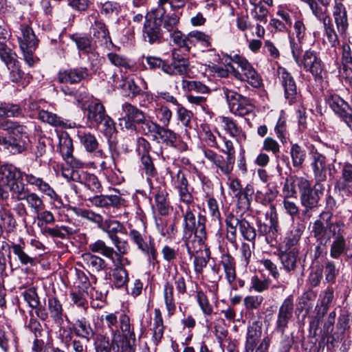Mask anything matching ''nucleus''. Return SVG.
Listing matches in <instances>:
<instances>
[{
    "instance_id": "f257e3e1",
    "label": "nucleus",
    "mask_w": 352,
    "mask_h": 352,
    "mask_svg": "<svg viewBox=\"0 0 352 352\" xmlns=\"http://www.w3.org/2000/svg\"><path fill=\"white\" fill-rule=\"evenodd\" d=\"M0 129L7 131L8 135L0 132V149L11 155H19L26 150V142L23 137L26 127L10 120L0 121Z\"/></svg>"
},
{
    "instance_id": "f03ea898",
    "label": "nucleus",
    "mask_w": 352,
    "mask_h": 352,
    "mask_svg": "<svg viewBox=\"0 0 352 352\" xmlns=\"http://www.w3.org/2000/svg\"><path fill=\"white\" fill-rule=\"evenodd\" d=\"M337 150L333 147L313 149L311 152V167L316 182H325L331 175V167L336 161Z\"/></svg>"
},
{
    "instance_id": "7ed1b4c3",
    "label": "nucleus",
    "mask_w": 352,
    "mask_h": 352,
    "mask_svg": "<svg viewBox=\"0 0 352 352\" xmlns=\"http://www.w3.org/2000/svg\"><path fill=\"white\" fill-rule=\"evenodd\" d=\"M183 203L186 204L185 208L179 206V208L182 212L184 217L183 226L184 234L191 236V235L194 234L195 237L197 239V242L199 244H202L207 238L206 217L199 214L197 219L195 215L196 204L193 199H191L189 203Z\"/></svg>"
},
{
    "instance_id": "20e7f679",
    "label": "nucleus",
    "mask_w": 352,
    "mask_h": 352,
    "mask_svg": "<svg viewBox=\"0 0 352 352\" xmlns=\"http://www.w3.org/2000/svg\"><path fill=\"white\" fill-rule=\"evenodd\" d=\"M226 226V239L233 245L236 246V228H239L242 237L254 243L256 237V229L245 218L239 219L234 214H228L225 219Z\"/></svg>"
},
{
    "instance_id": "39448f33",
    "label": "nucleus",
    "mask_w": 352,
    "mask_h": 352,
    "mask_svg": "<svg viewBox=\"0 0 352 352\" xmlns=\"http://www.w3.org/2000/svg\"><path fill=\"white\" fill-rule=\"evenodd\" d=\"M104 327L111 333L113 343H118L121 336L125 335L133 337L134 329L128 315L124 313H110L104 316Z\"/></svg>"
},
{
    "instance_id": "423d86ee",
    "label": "nucleus",
    "mask_w": 352,
    "mask_h": 352,
    "mask_svg": "<svg viewBox=\"0 0 352 352\" xmlns=\"http://www.w3.org/2000/svg\"><path fill=\"white\" fill-rule=\"evenodd\" d=\"M115 246H109L102 239H98L88 245L89 251L94 253H99L105 258L120 264L122 261L123 255L126 254L129 250V244L126 241L122 240L119 236L111 241Z\"/></svg>"
},
{
    "instance_id": "0eeeda50",
    "label": "nucleus",
    "mask_w": 352,
    "mask_h": 352,
    "mask_svg": "<svg viewBox=\"0 0 352 352\" xmlns=\"http://www.w3.org/2000/svg\"><path fill=\"white\" fill-rule=\"evenodd\" d=\"M332 217V212L324 211L313 223L311 233L316 238L317 243L327 245L330 242L332 236L336 234V229L340 226V221L331 222Z\"/></svg>"
},
{
    "instance_id": "6e6552de",
    "label": "nucleus",
    "mask_w": 352,
    "mask_h": 352,
    "mask_svg": "<svg viewBox=\"0 0 352 352\" xmlns=\"http://www.w3.org/2000/svg\"><path fill=\"white\" fill-rule=\"evenodd\" d=\"M222 91L230 112L235 116L243 117L254 111V106L250 98L225 87Z\"/></svg>"
},
{
    "instance_id": "1a4fd4ad",
    "label": "nucleus",
    "mask_w": 352,
    "mask_h": 352,
    "mask_svg": "<svg viewBox=\"0 0 352 352\" xmlns=\"http://www.w3.org/2000/svg\"><path fill=\"white\" fill-rule=\"evenodd\" d=\"M326 104L352 131V109L338 94L327 91L324 95Z\"/></svg>"
},
{
    "instance_id": "9d476101",
    "label": "nucleus",
    "mask_w": 352,
    "mask_h": 352,
    "mask_svg": "<svg viewBox=\"0 0 352 352\" xmlns=\"http://www.w3.org/2000/svg\"><path fill=\"white\" fill-rule=\"evenodd\" d=\"M130 240L137 246L148 260L153 265L158 263L157 252L155 246L154 240L151 236H146L144 233L135 229H131L129 233Z\"/></svg>"
},
{
    "instance_id": "9b49d317",
    "label": "nucleus",
    "mask_w": 352,
    "mask_h": 352,
    "mask_svg": "<svg viewBox=\"0 0 352 352\" xmlns=\"http://www.w3.org/2000/svg\"><path fill=\"white\" fill-rule=\"evenodd\" d=\"M89 21L91 23L90 32L92 34L93 38L95 39V42L99 43L101 45H104L105 47L109 48L110 46L113 45L109 30L102 21L100 19L98 13H94L89 16Z\"/></svg>"
},
{
    "instance_id": "f8f14e48",
    "label": "nucleus",
    "mask_w": 352,
    "mask_h": 352,
    "mask_svg": "<svg viewBox=\"0 0 352 352\" xmlns=\"http://www.w3.org/2000/svg\"><path fill=\"white\" fill-rule=\"evenodd\" d=\"M201 150L204 157L215 166L217 171L219 170L223 175L230 177L235 163L234 159L227 155L225 157L206 146H203Z\"/></svg>"
},
{
    "instance_id": "ddd939ff",
    "label": "nucleus",
    "mask_w": 352,
    "mask_h": 352,
    "mask_svg": "<svg viewBox=\"0 0 352 352\" xmlns=\"http://www.w3.org/2000/svg\"><path fill=\"white\" fill-rule=\"evenodd\" d=\"M279 79L284 89L285 99L289 104L298 102L300 100V94L298 91L296 84L292 74L285 68L278 69Z\"/></svg>"
},
{
    "instance_id": "4468645a",
    "label": "nucleus",
    "mask_w": 352,
    "mask_h": 352,
    "mask_svg": "<svg viewBox=\"0 0 352 352\" xmlns=\"http://www.w3.org/2000/svg\"><path fill=\"white\" fill-rule=\"evenodd\" d=\"M278 258L280 262L281 268L287 273L294 274L303 270V265L299 257V251L296 248L279 251Z\"/></svg>"
},
{
    "instance_id": "2eb2a0df",
    "label": "nucleus",
    "mask_w": 352,
    "mask_h": 352,
    "mask_svg": "<svg viewBox=\"0 0 352 352\" xmlns=\"http://www.w3.org/2000/svg\"><path fill=\"white\" fill-rule=\"evenodd\" d=\"M230 60L241 68L243 75V81L248 82L255 88H258L262 85L263 81L261 76L245 58L239 54H234L230 57Z\"/></svg>"
},
{
    "instance_id": "dca6fc26",
    "label": "nucleus",
    "mask_w": 352,
    "mask_h": 352,
    "mask_svg": "<svg viewBox=\"0 0 352 352\" xmlns=\"http://www.w3.org/2000/svg\"><path fill=\"white\" fill-rule=\"evenodd\" d=\"M163 34L160 25L151 14L147 13L142 30V38L149 44L160 43L162 42Z\"/></svg>"
},
{
    "instance_id": "f3484780",
    "label": "nucleus",
    "mask_w": 352,
    "mask_h": 352,
    "mask_svg": "<svg viewBox=\"0 0 352 352\" xmlns=\"http://www.w3.org/2000/svg\"><path fill=\"white\" fill-rule=\"evenodd\" d=\"M220 265H222L226 278L234 290L245 285V281L241 278L236 279V263L230 254H223L221 257Z\"/></svg>"
},
{
    "instance_id": "a211bd4d",
    "label": "nucleus",
    "mask_w": 352,
    "mask_h": 352,
    "mask_svg": "<svg viewBox=\"0 0 352 352\" xmlns=\"http://www.w3.org/2000/svg\"><path fill=\"white\" fill-rule=\"evenodd\" d=\"M122 110L125 115L120 119V125L126 129L136 130V124L143 122L146 118L143 111L128 102L122 104Z\"/></svg>"
},
{
    "instance_id": "6ab92c4d",
    "label": "nucleus",
    "mask_w": 352,
    "mask_h": 352,
    "mask_svg": "<svg viewBox=\"0 0 352 352\" xmlns=\"http://www.w3.org/2000/svg\"><path fill=\"white\" fill-rule=\"evenodd\" d=\"M294 302L292 296L285 298L279 307L277 320L276 322L275 330L280 333L281 335L285 334V329L288 327V324L293 317Z\"/></svg>"
},
{
    "instance_id": "aec40b11",
    "label": "nucleus",
    "mask_w": 352,
    "mask_h": 352,
    "mask_svg": "<svg viewBox=\"0 0 352 352\" xmlns=\"http://www.w3.org/2000/svg\"><path fill=\"white\" fill-rule=\"evenodd\" d=\"M324 188L322 184L316 182L313 188L309 182L305 190L300 192V201L304 207L316 208L319 205L320 195H322Z\"/></svg>"
},
{
    "instance_id": "412c9836",
    "label": "nucleus",
    "mask_w": 352,
    "mask_h": 352,
    "mask_svg": "<svg viewBox=\"0 0 352 352\" xmlns=\"http://www.w3.org/2000/svg\"><path fill=\"white\" fill-rule=\"evenodd\" d=\"M170 176L172 184L178 192L180 201L190 202L193 197L188 190V182L184 173L178 170L176 173L171 172Z\"/></svg>"
},
{
    "instance_id": "4be33fe9",
    "label": "nucleus",
    "mask_w": 352,
    "mask_h": 352,
    "mask_svg": "<svg viewBox=\"0 0 352 352\" xmlns=\"http://www.w3.org/2000/svg\"><path fill=\"white\" fill-rule=\"evenodd\" d=\"M73 181L84 185L85 187L93 193H100L102 191V186L98 177L85 171H73L72 173Z\"/></svg>"
},
{
    "instance_id": "5701e85b",
    "label": "nucleus",
    "mask_w": 352,
    "mask_h": 352,
    "mask_svg": "<svg viewBox=\"0 0 352 352\" xmlns=\"http://www.w3.org/2000/svg\"><path fill=\"white\" fill-rule=\"evenodd\" d=\"M89 76V70L85 67H77L60 71L58 81L60 83L76 84Z\"/></svg>"
},
{
    "instance_id": "b1692460",
    "label": "nucleus",
    "mask_w": 352,
    "mask_h": 352,
    "mask_svg": "<svg viewBox=\"0 0 352 352\" xmlns=\"http://www.w3.org/2000/svg\"><path fill=\"white\" fill-rule=\"evenodd\" d=\"M151 12L160 27L162 25L168 32H173L177 29L179 22V17L177 14H166V9L162 8H155Z\"/></svg>"
},
{
    "instance_id": "393cba45",
    "label": "nucleus",
    "mask_w": 352,
    "mask_h": 352,
    "mask_svg": "<svg viewBox=\"0 0 352 352\" xmlns=\"http://www.w3.org/2000/svg\"><path fill=\"white\" fill-rule=\"evenodd\" d=\"M153 140L158 143L174 148H178L182 142L179 134L167 128V126H161V125H160Z\"/></svg>"
},
{
    "instance_id": "a878e982",
    "label": "nucleus",
    "mask_w": 352,
    "mask_h": 352,
    "mask_svg": "<svg viewBox=\"0 0 352 352\" xmlns=\"http://www.w3.org/2000/svg\"><path fill=\"white\" fill-rule=\"evenodd\" d=\"M173 59L171 63L166 62L164 67V72L170 75H183L187 73L189 66L188 60L184 57L179 58L177 50L172 53Z\"/></svg>"
},
{
    "instance_id": "bb28decb",
    "label": "nucleus",
    "mask_w": 352,
    "mask_h": 352,
    "mask_svg": "<svg viewBox=\"0 0 352 352\" xmlns=\"http://www.w3.org/2000/svg\"><path fill=\"white\" fill-rule=\"evenodd\" d=\"M96 254L90 251L82 254L81 258L85 267L94 274L106 272L109 269L107 262Z\"/></svg>"
},
{
    "instance_id": "cd10ccee",
    "label": "nucleus",
    "mask_w": 352,
    "mask_h": 352,
    "mask_svg": "<svg viewBox=\"0 0 352 352\" xmlns=\"http://www.w3.org/2000/svg\"><path fill=\"white\" fill-rule=\"evenodd\" d=\"M309 182L306 178L296 175H290L287 177L283 190L285 197H295L297 193L296 188H298L301 192L302 190H305Z\"/></svg>"
},
{
    "instance_id": "c85d7f7f",
    "label": "nucleus",
    "mask_w": 352,
    "mask_h": 352,
    "mask_svg": "<svg viewBox=\"0 0 352 352\" xmlns=\"http://www.w3.org/2000/svg\"><path fill=\"white\" fill-rule=\"evenodd\" d=\"M87 200L92 206L98 208H108L118 207L123 204L124 199L118 195H100L87 197Z\"/></svg>"
},
{
    "instance_id": "c756f323",
    "label": "nucleus",
    "mask_w": 352,
    "mask_h": 352,
    "mask_svg": "<svg viewBox=\"0 0 352 352\" xmlns=\"http://www.w3.org/2000/svg\"><path fill=\"white\" fill-rule=\"evenodd\" d=\"M262 334V322L258 320L249 323L245 344V352H253Z\"/></svg>"
},
{
    "instance_id": "7c9ffc66",
    "label": "nucleus",
    "mask_w": 352,
    "mask_h": 352,
    "mask_svg": "<svg viewBox=\"0 0 352 352\" xmlns=\"http://www.w3.org/2000/svg\"><path fill=\"white\" fill-rule=\"evenodd\" d=\"M71 330L74 334L78 338L84 339L87 342H89L95 336V331L91 327L89 322L85 318L82 317L77 319L72 325Z\"/></svg>"
},
{
    "instance_id": "2f4dec72",
    "label": "nucleus",
    "mask_w": 352,
    "mask_h": 352,
    "mask_svg": "<svg viewBox=\"0 0 352 352\" xmlns=\"http://www.w3.org/2000/svg\"><path fill=\"white\" fill-rule=\"evenodd\" d=\"M300 63L299 66L302 65L305 70L310 72L315 77L320 76L322 71L321 60L314 52L306 51Z\"/></svg>"
},
{
    "instance_id": "473e14b6",
    "label": "nucleus",
    "mask_w": 352,
    "mask_h": 352,
    "mask_svg": "<svg viewBox=\"0 0 352 352\" xmlns=\"http://www.w3.org/2000/svg\"><path fill=\"white\" fill-rule=\"evenodd\" d=\"M23 173L20 168L12 164H4L0 167L2 179H5L6 185L9 186L10 189H13L14 185L18 184V182L23 176Z\"/></svg>"
},
{
    "instance_id": "72a5a7b5",
    "label": "nucleus",
    "mask_w": 352,
    "mask_h": 352,
    "mask_svg": "<svg viewBox=\"0 0 352 352\" xmlns=\"http://www.w3.org/2000/svg\"><path fill=\"white\" fill-rule=\"evenodd\" d=\"M266 219L270 221V225L262 222L258 219L256 226L258 228V233L259 236H265L266 234L274 230L273 226H276V228H279L278 214L274 205H271L270 210L265 214Z\"/></svg>"
},
{
    "instance_id": "f704fd0d",
    "label": "nucleus",
    "mask_w": 352,
    "mask_h": 352,
    "mask_svg": "<svg viewBox=\"0 0 352 352\" xmlns=\"http://www.w3.org/2000/svg\"><path fill=\"white\" fill-rule=\"evenodd\" d=\"M85 109L87 111V120L95 125H98L107 115L104 107L98 100L90 102Z\"/></svg>"
},
{
    "instance_id": "c9c22d12",
    "label": "nucleus",
    "mask_w": 352,
    "mask_h": 352,
    "mask_svg": "<svg viewBox=\"0 0 352 352\" xmlns=\"http://www.w3.org/2000/svg\"><path fill=\"white\" fill-rule=\"evenodd\" d=\"M76 136L87 152L93 153L98 150L99 143L96 136L84 127L77 129Z\"/></svg>"
},
{
    "instance_id": "e433bc0d",
    "label": "nucleus",
    "mask_w": 352,
    "mask_h": 352,
    "mask_svg": "<svg viewBox=\"0 0 352 352\" xmlns=\"http://www.w3.org/2000/svg\"><path fill=\"white\" fill-rule=\"evenodd\" d=\"M24 243L19 244L12 243L10 244V252L17 257L19 261L22 265L34 266L36 262V255L30 252L28 253L24 250Z\"/></svg>"
},
{
    "instance_id": "4c0bfd02",
    "label": "nucleus",
    "mask_w": 352,
    "mask_h": 352,
    "mask_svg": "<svg viewBox=\"0 0 352 352\" xmlns=\"http://www.w3.org/2000/svg\"><path fill=\"white\" fill-rule=\"evenodd\" d=\"M100 229L107 233L111 241L118 238V234H126V230L123 223L109 219L103 221Z\"/></svg>"
},
{
    "instance_id": "58836bf2",
    "label": "nucleus",
    "mask_w": 352,
    "mask_h": 352,
    "mask_svg": "<svg viewBox=\"0 0 352 352\" xmlns=\"http://www.w3.org/2000/svg\"><path fill=\"white\" fill-rule=\"evenodd\" d=\"M153 193L154 195L155 208L158 213L162 216L169 214L173 210V207L168 200V194L165 190L155 189Z\"/></svg>"
},
{
    "instance_id": "ea45409f",
    "label": "nucleus",
    "mask_w": 352,
    "mask_h": 352,
    "mask_svg": "<svg viewBox=\"0 0 352 352\" xmlns=\"http://www.w3.org/2000/svg\"><path fill=\"white\" fill-rule=\"evenodd\" d=\"M21 34L18 36V41L21 50L36 48L37 39L32 29L26 25H21Z\"/></svg>"
},
{
    "instance_id": "a19ab883",
    "label": "nucleus",
    "mask_w": 352,
    "mask_h": 352,
    "mask_svg": "<svg viewBox=\"0 0 352 352\" xmlns=\"http://www.w3.org/2000/svg\"><path fill=\"white\" fill-rule=\"evenodd\" d=\"M114 268L111 271V281L116 288L124 287L129 281V274L122 263H113Z\"/></svg>"
},
{
    "instance_id": "79ce46f5",
    "label": "nucleus",
    "mask_w": 352,
    "mask_h": 352,
    "mask_svg": "<svg viewBox=\"0 0 352 352\" xmlns=\"http://www.w3.org/2000/svg\"><path fill=\"white\" fill-rule=\"evenodd\" d=\"M69 37L70 39L76 44L80 53L86 55L94 54V47L91 38L78 33L73 34L70 35Z\"/></svg>"
},
{
    "instance_id": "37998d69",
    "label": "nucleus",
    "mask_w": 352,
    "mask_h": 352,
    "mask_svg": "<svg viewBox=\"0 0 352 352\" xmlns=\"http://www.w3.org/2000/svg\"><path fill=\"white\" fill-rule=\"evenodd\" d=\"M43 233L53 238L64 239L76 233V230L68 226H56L53 228L47 227L43 230Z\"/></svg>"
},
{
    "instance_id": "c03bdc74",
    "label": "nucleus",
    "mask_w": 352,
    "mask_h": 352,
    "mask_svg": "<svg viewBox=\"0 0 352 352\" xmlns=\"http://www.w3.org/2000/svg\"><path fill=\"white\" fill-rule=\"evenodd\" d=\"M154 314L152 339L154 344L155 345H158L163 338L164 326L162 313L160 309H155Z\"/></svg>"
},
{
    "instance_id": "a18cd8bd",
    "label": "nucleus",
    "mask_w": 352,
    "mask_h": 352,
    "mask_svg": "<svg viewBox=\"0 0 352 352\" xmlns=\"http://www.w3.org/2000/svg\"><path fill=\"white\" fill-rule=\"evenodd\" d=\"M47 307L52 320L61 324L63 321V309L60 302L55 297H50L47 300Z\"/></svg>"
},
{
    "instance_id": "49530a36",
    "label": "nucleus",
    "mask_w": 352,
    "mask_h": 352,
    "mask_svg": "<svg viewBox=\"0 0 352 352\" xmlns=\"http://www.w3.org/2000/svg\"><path fill=\"white\" fill-rule=\"evenodd\" d=\"M94 346L96 352H118V349L114 346L118 343L110 342L109 338L107 335L98 334L94 338Z\"/></svg>"
},
{
    "instance_id": "de8ad7c7",
    "label": "nucleus",
    "mask_w": 352,
    "mask_h": 352,
    "mask_svg": "<svg viewBox=\"0 0 352 352\" xmlns=\"http://www.w3.org/2000/svg\"><path fill=\"white\" fill-rule=\"evenodd\" d=\"M289 155L293 166L298 169L301 168L307 157L305 149L298 144H292Z\"/></svg>"
},
{
    "instance_id": "09e8293b",
    "label": "nucleus",
    "mask_w": 352,
    "mask_h": 352,
    "mask_svg": "<svg viewBox=\"0 0 352 352\" xmlns=\"http://www.w3.org/2000/svg\"><path fill=\"white\" fill-rule=\"evenodd\" d=\"M164 300L169 316L174 314L176 309V304L174 298L173 285L170 282H166L163 289Z\"/></svg>"
},
{
    "instance_id": "8fccbe9b",
    "label": "nucleus",
    "mask_w": 352,
    "mask_h": 352,
    "mask_svg": "<svg viewBox=\"0 0 352 352\" xmlns=\"http://www.w3.org/2000/svg\"><path fill=\"white\" fill-rule=\"evenodd\" d=\"M307 3L309 5L312 14L320 22L322 23L331 19L329 15L328 7L322 6L316 0H310Z\"/></svg>"
},
{
    "instance_id": "3c124183",
    "label": "nucleus",
    "mask_w": 352,
    "mask_h": 352,
    "mask_svg": "<svg viewBox=\"0 0 352 352\" xmlns=\"http://www.w3.org/2000/svg\"><path fill=\"white\" fill-rule=\"evenodd\" d=\"M73 211L76 216L86 219L88 221L96 223L99 229L104 221L103 217L101 214L96 213L90 210L74 208Z\"/></svg>"
},
{
    "instance_id": "603ef678",
    "label": "nucleus",
    "mask_w": 352,
    "mask_h": 352,
    "mask_svg": "<svg viewBox=\"0 0 352 352\" xmlns=\"http://www.w3.org/2000/svg\"><path fill=\"white\" fill-rule=\"evenodd\" d=\"M38 118L43 122H46L54 126L65 127V123L63 119L52 112L41 110L38 113Z\"/></svg>"
},
{
    "instance_id": "864d4df0",
    "label": "nucleus",
    "mask_w": 352,
    "mask_h": 352,
    "mask_svg": "<svg viewBox=\"0 0 352 352\" xmlns=\"http://www.w3.org/2000/svg\"><path fill=\"white\" fill-rule=\"evenodd\" d=\"M59 149L63 157H72L74 151L73 142L67 133H62L59 136Z\"/></svg>"
},
{
    "instance_id": "5fc2aeb1",
    "label": "nucleus",
    "mask_w": 352,
    "mask_h": 352,
    "mask_svg": "<svg viewBox=\"0 0 352 352\" xmlns=\"http://www.w3.org/2000/svg\"><path fill=\"white\" fill-rule=\"evenodd\" d=\"M278 191L274 188H265L257 190L255 195L256 202L264 206L270 204L277 197Z\"/></svg>"
},
{
    "instance_id": "6e6d98bb",
    "label": "nucleus",
    "mask_w": 352,
    "mask_h": 352,
    "mask_svg": "<svg viewBox=\"0 0 352 352\" xmlns=\"http://www.w3.org/2000/svg\"><path fill=\"white\" fill-rule=\"evenodd\" d=\"M220 120L223 129L230 134V136L236 138L242 133V129L239 126L236 121L230 117H220Z\"/></svg>"
},
{
    "instance_id": "4d7b16f0",
    "label": "nucleus",
    "mask_w": 352,
    "mask_h": 352,
    "mask_svg": "<svg viewBox=\"0 0 352 352\" xmlns=\"http://www.w3.org/2000/svg\"><path fill=\"white\" fill-rule=\"evenodd\" d=\"M182 87L186 91H195L202 94L210 93V89L199 81L183 80Z\"/></svg>"
},
{
    "instance_id": "13d9d810",
    "label": "nucleus",
    "mask_w": 352,
    "mask_h": 352,
    "mask_svg": "<svg viewBox=\"0 0 352 352\" xmlns=\"http://www.w3.org/2000/svg\"><path fill=\"white\" fill-rule=\"evenodd\" d=\"M346 249V240L340 233L335 237L331 245L330 256L333 258H338Z\"/></svg>"
},
{
    "instance_id": "bf43d9fd",
    "label": "nucleus",
    "mask_w": 352,
    "mask_h": 352,
    "mask_svg": "<svg viewBox=\"0 0 352 352\" xmlns=\"http://www.w3.org/2000/svg\"><path fill=\"white\" fill-rule=\"evenodd\" d=\"M241 192L236 196L238 204L240 208L248 209L250 206L252 196L254 192L253 186L248 184L244 189L241 190Z\"/></svg>"
},
{
    "instance_id": "052dcab7",
    "label": "nucleus",
    "mask_w": 352,
    "mask_h": 352,
    "mask_svg": "<svg viewBox=\"0 0 352 352\" xmlns=\"http://www.w3.org/2000/svg\"><path fill=\"white\" fill-rule=\"evenodd\" d=\"M25 201L29 208L35 214L45 208V204L42 197L34 192H30Z\"/></svg>"
},
{
    "instance_id": "680f3d73",
    "label": "nucleus",
    "mask_w": 352,
    "mask_h": 352,
    "mask_svg": "<svg viewBox=\"0 0 352 352\" xmlns=\"http://www.w3.org/2000/svg\"><path fill=\"white\" fill-rule=\"evenodd\" d=\"M304 229L305 226H298L288 232L284 240L285 245L289 248L296 245L298 243Z\"/></svg>"
},
{
    "instance_id": "e2e57ef3",
    "label": "nucleus",
    "mask_w": 352,
    "mask_h": 352,
    "mask_svg": "<svg viewBox=\"0 0 352 352\" xmlns=\"http://www.w3.org/2000/svg\"><path fill=\"white\" fill-rule=\"evenodd\" d=\"M0 58L6 67L12 66L13 63L17 61L16 54L5 43L1 41H0Z\"/></svg>"
},
{
    "instance_id": "0e129e2a",
    "label": "nucleus",
    "mask_w": 352,
    "mask_h": 352,
    "mask_svg": "<svg viewBox=\"0 0 352 352\" xmlns=\"http://www.w3.org/2000/svg\"><path fill=\"white\" fill-rule=\"evenodd\" d=\"M156 117L162 124L161 126H168L172 118V111L166 105H161L155 110Z\"/></svg>"
},
{
    "instance_id": "69168bd1",
    "label": "nucleus",
    "mask_w": 352,
    "mask_h": 352,
    "mask_svg": "<svg viewBox=\"0 0 352 352\" xmlns=\"http://www.w3.org/2000/svg\"><path fill=\"white\" fill-rule=\"evenodd\" d=\"M41 193L49 197L51 199L57 200L58 199V195L53 189L52 187L42 177H41L34 186Z\"/></svg>"
},
{
    "instance_id": "338daca9",
    "label": "nucleus",
    "mask_w": 352,
    "mask_h": 352,
    "mask_svg": "<svg viewBox=\"0 0 352 352\" xmlns=\"http://www.w3.org/2000/svg\"><path fill=\"white\" fill-rule=\"evenodd\" d=\"M210 252L208 250H205V256L197 255L194 257L193 266L194 270L197 274H201L204 269L206 267L210 259Z\"/></svg>"
},
{
    "instance_id": "774afa93",
    "label": "nucleus",
    "mask_w": 352,
    "mask_h": 352,
    "mask_svg": "<svg viewBox=\"0 0 352 352\" xmlns=\"http://www.w3.org/2000/svg\"><path fill=\"white\" fill-rule=\"evenodd\" d=\"M22 295L25 301L28 303L29 307L32 308V309L40 305V299L35 288L31 287L25 290L22 292Z\"/></svg>"
}]
</instances>
